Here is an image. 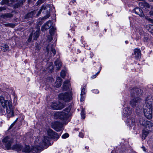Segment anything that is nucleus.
I'll return each mask as SVG.
<instances>
[{
    "label": "nucleus",
    "mask_w": 153,
    "mask_h": 153,
    "mask_svg": "<svg viewBox=\"0 0 153 153\" xmlns=\"http://www.w3.org/2000/svg\"><path fill=\"white\" fill-rule=\"evenodd\" d=\"M142 92V90L137 88H133L131 90V96L135 97L131 100L130 104L132 107H135L137 108V111H139L141 108V106L139 105L141 102V99L138 96L141 95Z\"/></svg>",
    "instance_id": "obj_1"
},
{
    "label": "nucleus",
    "mask_w": 153,
    "mask_h": 153,
    "mask_svg": "<svg viewBox=\"0 0 153 153\" xmlns=\"http://www.w3.org/2000/svg\"><path fill=\"white\" fill-rule=\"evenodd\" d=\"M0 103L4 108H6V111L8 113L7 117H13L14 115L13 107L12 105V102L10 100H5L3 96H0Z\"/></svg>",
    "instance_id": "obj_2"
},
{
    "label": "nucleus",
    "mask_w": 153,
    "mask_h": 153,
    "mask_svg": "<svg viewBox=\"0 0 153 153\" xmlns=\"http://www.w3.org/2000/svg\"><path fill=\"white\" fill-rule=\"evenodd\" d=\"M153 99L151 96L148 97L146 100V106L144 109V113L145 117L149 119L152 117V111L153 106L152 103Z\"/></svg>",
    "instance_id": "obj_3"
},
{
    "label": "nucleus",
    "mask_w": 153,
    "mask_h": 153,
    "mask_svg": "<svg viewBox=\"0 0 153 153\" xmlns=\"http://www.w3.org/2000/svg\"><path fill=\"white\" fill-rule=\"evenodd\" d=\"M49 138L47 137H44L42 143H39L37 145L33 146L30 149L29 148V153H39L42 150L44 146L48 144Z\"/></svg>",
    "instance_id": "obj_4"
},
{
    "label": "nucleus",
    "mask_w": 153,
    "mask_h": 153,
    "mask_svg": "<svg viewBox=\"0 0 153 153\" xmlns=\"http://www.w3.org/2000/svg\"><path fill=\"white\" fill-rule=\"evenodd\" d=\"M70 108L65 109L62 112H56L54 114V118L60 119L63 120H67L70 116Z\"/></svg>",
    "instance_id": "obj_5"
},
{
    "label": "nucleus",
    "mask_w": 153,
    "mask_h": 153,
    "mask_svg": "<svg viewBox=\"0 0 153 153\" xmlns=\"http://www.w3.org/2000/svg\"><path fill=\"white\" fill-rule=\"evenodd\" d=\"M7 150L10 149L13 142V139L8 136L4 137L2 140Z\"/></svg>",
    "instance_id": "obj_6"
},
{
    "label": "nucleus",
    "mask_w": 153,
    "mask_h": 153,
    "mask_svg": "<svg viewBox=\"0 0 153 153\" xmlns=\"http://www.w3.org/2000/svg\"><path fill=\"white\" fill-rule=\"evenodd\" d=\"M12 149L16 150L17 151L22 150L25 153H29V146L26 145H24V147H23L20 144H16L12 147Z\"/></svg>",
    "instance_id": "obj_7"
},
{
    "label": "nucleus",
    "mask_w": 153,
    "mask_h": 153,
    "mask_svg": "<svg viewBox=\"0 0 153 153\" xmlns=\"http://www.w3.org/2000/svg\"><path fill=\"white\" fill-rule=\"evenodd\" d=\"M58 97L59 100H63L65 102H69L72 99L71 94L67 92L59 94Z\"/></svg>",
    "instance_id": "obj_8"
},
{
    "label": "nucleus",
    "mask_w": 153,
    "mask_h": 153,
    "mask_svg": "<svg viewBox=\"0 0 153 153\" xmlns=\"http://www.w3.org/2000/svg\"><path fill=\"white\" fill-rule=\"evenodd\" d=\"M43 10L42 12L43 13H45V12L46 13H47L46 15L43 18V19H45L49 17L50 16V15L49 14V13L46 7L44 5H42L39 10L37 12V14L36 15V16H39Z\"/></svg>",
    "instance_id": "obj_9"
},
{
    "label": "nucleus",
    "mask_w": 153,
    "mask_h": 153,
    "mask_svg": "<svg viewBox=\"0 0 153 153\" xmlns=\"http://www.w3.org/2000/svg\"><path fill=\"white\" fill-rule=\"evenodd\" d=\"M62 123L56 121L52 123L51 127L54 130L57 131H59L62 129Z\"/></svg>",
    "instance_id": "obj_10"
},
{
    "label": "nucleus",
    "mask_w": 153,
    "mask_h": 153,
    "mask_svg": "<svg viewBox=\"0 0 153 153\" xmlns=\"http://www.w3.org/2000/svg\"><path fill=\"white\" fill-rule=\"evenodd\" d=\"M52 26H54L51 20H49L42 27L41 30L42 31H45L49 28L52 27Z\"/></svg>",
    "instance_id": "obj_11"
},
{
    "label": "nucleus",
    "mask_w": 153,
    "mask_h": 153,
    "mask_svg": "<svg viewBox=\"0 0 153 153\" xmlns=\"http://www.w3.org/2000/svg\"><path fill=\"white\" fill-rule=\"evenodd\" d=\"M48 135L51 138H54L56 140L59 137L60 135H59L56 133L54 131L51 129H48L47 131Z\"/></svg>",
    "instance_id": "obj_12"
},
{
    "label": "nucleus",
    "mask_w": 153,
    "mask_h": 153,
    "mask_svg": "<svg viewBox=\"0 0 153 153\" xmlns=\"http://www.w3.org/2000/svg\"><path fill=\"white\" fill-rule=\"evenodd\" d=\"M133 13H134L135 14L138 15L141 17H144L145 16L143 11L142 9L139 7H136L133 9L132 10Z\"/></svg>",
    "instance_id": "obj_13"
},
{
    "label": "nucleus",
    "mask_w": 153,
    "mask_h": 153,
    "mask_svg": "<svg viewBox=\"0 0 153 153\" xmlns=\"http://www.w3.org/2000/svg\"><path fill=\"white\" fill-rule=\"evenodd\" d=\"M145 127L147 130L153 131V123L152 122L148 121Z\"/></svg>",
    "instance_id": "obj_14"
},
{
    "label": "nucleus",
    "mask_w": 153,
    "mask_h": 153,
    "mask_svg": "<svg viewBox=\"0 0 153 153\" xmlns=\"http://www.w3.org/2000/svg\"><path fill=\"white\" fill-rule=\"evenodd\" d=\"M123 113L125 116H128L131 114L132 113L131 109L129 107H127L124 108L123 110Z\"/></svg>",
    "instance_id": "obj_15"
},
{
    "label": "nucleus",
    "mask_w": 153,
    "mask_h": 153,
    "mask_svg": "<svg viewBox=\"0 0 153 153\" xmlns=\"http://www.w3.org/2000/svg\"><path fill=\"white\" fill-rule=\"evenodd\" d=\"M135 58L137 59H138L141 57L140 50L138 49H135L134 50V54Z\"/></svg>",
    "instance_id": "obj_16"
},
{
    "label": "nucleus",
    "mask_w": 153,
    "mask_h": 153,
    "mask_svg": "<svg viewBox=\"0 0 153 153\" xmlns=\"http://www.w3.org/2000/svg\"><path fill=\"white\" fill-rule=\"evenodd\" d=\"M39 36V32L36 31L33 34V33L29 36V42L31 40L32 37L33 38V40H36Z\"/></svg>",
    "instance_id": "obj_17"
},
{
    "label": "nucleus",
    "mask_w": 153,
    "mask_h": 153,
    "mask_svg": "<svg viewBox=\"0 0 153 153\" xmlns=\"http://www.w3.org/2000/svg\"><path fill=\"white\" fill-rule=\"evenodd\" d=\"M55 46V45H48L46 48L48 52L50 50L53 53L54 55H55L56 53V51L54 48Z\"/></svg>",
    "instance_id": "obj_18"
},
{
    "label": "nucleus",
    "mask_w": 153,
    "mask_h": 153,
    "mask_svg": "<svg viewBox=\"0 0 153 153\" xmlns=\"http://www.w3.org/2000/svg\"><path fill=\"white\" fill-rule=\"evenodd\" d=\"M70 85V82L69 80H66L64 82L63 85V90L66 91Z\"/></svg>",
    "instance_id": "obj_19"
},
{
    "label": "nucleus",
    "mask_w": 153,
    "mask_h": 153,
    "mask_svg": "<svg viewBox=\"0 0 153 153\" xmlns=\"http://www.w3.org/2000/svg\"><path fill=\"white\" fill-rule=\"evenodd\" d=\"M62 82V79L60 77H58L55 83V86L57 88L60 87L61 85Z\"/></svg>",
    "instance_id": "obj_20"
},
{
    "label": "nucleus",
    "mask_w": 153,
    "mask_h": 153,
    "mask_svg": "<svg viewBox=\"0 0 153 153\" xmlns=\"http://www.w3.org/2000/svg\"><path fill=\"white\" fill-rule=\"evenodd\" d=\"M54 63L56 66V70H59L61 67L62 65V62L60 60L57 59L55 61Z\"/></svg>",
    "instance_id": "obj_21"
},
{
    "label": "nucleus",
    "mask_w": 153,
    "mask_h": 153,
    "mask_svg": "<svg viewBox=\"0 0 153 153\" xmlns=\"http://www.w3.org/2000/svg\"><path fill=\"white\" fill-rule=\"evenodd\" d=\"M13 15L11 13H7L4 14H2L1 16V17L6 19L12 17Z\"/></svg>",
    "instance_id": "obj_22"
},
{
    "label": "nucleus",
    "mask_w": 153,
    "mask_h": 153,
    "mask_svg": "<svg viewBox=\"0 0 153 153\" xmlns=\"http://www.w3.org/2000/svg\"><path fill=\"white\" fill-rule=\"evenodd\" d=\"M139 121L140 125L145 126V125L146 123V122L148 121L142 117L140 118Z\"/></svg>",
    "instance_id": "obj_23"
},
{
    "label": "nucleus",
    "mask_w": 153,
    "mask_h": 153,
    "mask_svg": "<svg viewBox=\"0 0 153 153\" xmlns=\"http://www.w3.org/2000/svg\"><path fill=\"white\" fill-rule=\"evenodd\" d=\"M51 107L52 109L55 110H59V107L58 106V103L56 102H53L51 105Z\"/></svg>",
    "instance_id": "obj_24"
},
{
    "label": "nucleus",
    "mask_w": 153,
    "mask_h": 153,
    "mask_svg": "<svg viewBox=\"0 0 153 153\" xmlns=\"http://www.w3.org/2000/svg\"><path fill=\"white\" fill-rule=\"evenodd\" d=\"M149 133V131L144 130L143 131L142 135V139L143 140L145 139L146 137L147 136L148 134Z\"/></svg>",
    "instance_id": "obj_25"
},
{
    "label": "nucleus",
    "mask_w": 153,
    "mask_h": 153,
    "mask_svg": "<svg viewBox=\"0 0 153 153\" xmlns=\"http://www.w3.org/2000/svg\"><path fill=\"white\" fill-rule=\"evenodd\" d=\"M23 2L22 1H19L14 6L15 8H18L23 4Z\"/></svg>",
    "instance_id": "obj_26"
},
{
    "label": "nucleus",
    "mask_w": 153,
    "mask_h": 153,
    "mask_svg": "<svg viewBox=\"0 0 153 153\" xmlns=\"http://www.w3.org/2000/svg\"><path fill=\"white\" fill-rule=\"evenodd\" d=\"M127 122L130 126H134L135 124L134 120L132 119H128Z\"/></svg>",
    "instance_id": "obj_27"
},
{
    "label": "nucleus",
    "mask_w": 153,
    "mask_h": 153,
    "mask_svg": "<svg viewBox=\"0 0 153 153\" xmlns=\"http://www.w3.org/2000/svg\"><path fill=\"white\" fill-rule=\"evenodd\" d=\"M56 30V28L54 27V25L52 26L50 30V33L51 35H52L54 34V32Z\"/></svg>",
    "instance_id": "obj_28"
},
{
    "label": "nucleus",
    "mask_w": 153,
    "mask_h": 153,
    "mask_svg": "<svg viewBox=\"0 0 153 153\" xmlns=\"http://www.w3.org/2000/svg\"><path fill=\"white\" fill-rule=\"evenodd\" d=\"M2 47L4 48V52L7 51L8 50L9 46L7 44H3Z\"/></svg>",
    "instance_id": "obj_29"
},
{
    "label": "nucleus",
    "mask_w": 153,
    "mask_h": 153,
    "mask_svg": "<svg viewBox=\"0 0 153 153\" xmlns=\"http://www.w3.org/2000/svg\"><path fill=\"white\" fill-rule=\"evenodd\" d=\"M148 31L151 33H153V25H150L147 27Z\"/></svg>",
    "instance_id": "obj_30"
},
{
    "label": "nucleus",
    "mask_w": 153,
    "mask_h": 153,
    "mask_svg": "<svg viewBox=\"0 0 153 153\" xmlns=\"http://www.w3.org/2000/svg\"><path fill=\"white\" fill-rule=\"evenodd\" d=\"M4 25L6 27H10L13 28L14 27L15 25L12 23H7L4 24Z\"/></svg>",
    "instance_id": "obj_31"
},
{
    "label": "nucleus",
    "mask_w": 153,
    "mask_h": 153,
    "mask_svg": "<svg viewBox=\"0 0 153 153\" xmlns=\"http://www.w3.org/2000/svg\"><path fill=\"white\" fill-rule=\"evenodd\" d=\"M37 12V10H33L29 13V18L32 17Z\"/></svg>",
    "instance_id": "obj_32"
},
{
    "label": "nucleus",
    "mask_w": 153,
    "mask_h": 153,
    "mask_svg": "<svg viewBox=\"0 0 153 153\" xmlns=\"http://www.w3.org/2000/svg\"><path fill=\"white\" fill-rule=\"evenodd\" d=\"M9 0H2L0 2L1 5H3L4 4H8L9 2Z\"/></svg>",
    "instance_id": "obj_33"
},
{
    "label": "nucleus",
    "mask_w": 153,
    "mask_h": 153,
    "mask_svg": "<svg viewBox=\"0 0 153 153\" xmlns=\"http://www.w3.org/2000/svg\"><path fill=\"white\" fill-rule=\"evenodd\" d=\"M58 106L59 107V110H60L63 108L64 107L65 105L63 103H62L61 102H59L58 103Z\"/></svg>",
    "instance_id": "obj_34"
},
{
    "label": "nucleus",
    "mask_w": 153,
    "mask_h": 153,
    "mask_svg": "<svg viewBox=\"0 0 153 153\" xmlns=\"http://www.w3.org/2000/svg\"><path fill=\"white\" fill-rule=\"evenodd\" d=\"M81 115L82 117L84 119L85 117V110L84 109H82V110L81 113Z\"/></svg>",
    "instance_id": "obj_35"
},
{
    "label": "nucleus",
    "mask_w": 153,
    "mask_h": 153,
    "mask_svg": "<svg viewBox=\"0 0 153 153\" xmlns=\"http://www.w3.org/2000/svg\"><path fill=\"white\" fill-rule=\"evenodd\" d=\"M65 75V71H64L62 70L61 71V77L64 78Z\"/></svg>",
    "instance_id": "obj_36"
},
{
    "label": "nucleus",
    "mask_w": 153,
    "mask_h": 153,
    "mask_svg": "<svg viewBox=\"0 0 153 153\" xmlns=\"http://www.w3.org/2000/svg\"><path fill=\"white\" fill-rule=\"evenodd\" d=\"M145 19L149 21L150 22L153 23V19H151L149 17L147 16H146Z\"/></svg>",
    "instance_id": "obj_37"
},
{
    "label": "nucleus",
    "mask_w": 153,
    "mask_h": 153,
    "mask_svg": "<svg viewBox=\"0 0 153 153\" xmlns=\"http://www.w3.org/2000/svg\"><path fill=\"white\" fill-rule=\"evenodd\" d=\"M86 88V86L85 85L84 86V87L83 88L82 90L81 91V94H85V88Z\"/></svg>",
    "instance_id": "obj_38"
},
{
    "label": "nucleus",
    "mask_w": 153,
    "mask_h": 153,
    "mask_svg": "<svg viewBox=\"0 0 153 153\" xmlns=\"http://www.w3.org/2000/svg\"><path fill=\"white\" fill-rule=\"evenodd\" d=\"M69 136L68 134L65 133L62 136V138H66L68 137Z\"/></svg>",
    "instance_id": "obj_39"
},
{
    "label": "nucleus",
    "mask_w": 153,
    "mask_h": 153,
    "mask_svg": "<svg viewBox=\"0 0 153 153\" xmlns=\"http://www.w3.org/2000/svg\"><path fill=\"white\" fill-rule=\"evenodd\" d=\"M85 94H81V98H80V101L81 102H83L84 101L85 96H84Z\"/></svg>",
    "instance_id": "obj_40"
},
{
    "label": "nucleus",
    "mask_w": 153,
    "mask_h": 153,
    "mask_svg": "<svg viewBox=\"0 0 153 153\" xmlns=\"http://www.w3.org/2000/svg\"><path fill=\"white\" fill-rule=\"evenodd\" d=\"M6 10V8L5 7H0V11H1Z\"/></svg>",
    "instance_id": "obj_41"
},
{
    "label": "nucleus",
    "mask_w": 153,
    "mask_h": 153,
    "mask_svg": "<svg viewBox=\"0 0 153 153\" xmlns=\"http://www.w3.org/2000/svg\"><path fill=\"white\" fill-rule=\"evenodd\" d=\"M79 136L81 138H83L84 136L83 133L82 132H80L79 134Z\"/></svg>",
    "instance_id": "obj_42"
},
{
    "label": "nucleus",
    "mask_w": 153,
    "mask_h": 153,
    "mask_svg": "<svg viewBox=\"0 0 153 153\" xmlns=\"http://www.w3.org/2000/svg\"><path fill=\"white\" fill-rule=\"evenodd\" d=\"M141 148L145 152H147V149H146L144 146H143Z\"/></svg>",
    "instance_id": "obj_43"
},
{
    "label": "nucleus",
    "mask_w": 153,
    "mask_h": 153,
    "mask_svg": "<svg viewBox=\"0 0 153 153\" xmlns=\"http://www.w3.org/2000/svg\"><path fill=\"white\" fill-rule=\"evenodd\" d=\"M14 125L15 124H14V123H13L10 126L9 129H10L13 127L14 126Z\"/></svg>",
    "instance_id": "obj_44"
},
{
    "label": "nucleus",
    "mask_w": 153,
    "mask_h": 153,
    "mask_svg": "<svg viewBox=\"0 0 153 153\" xmlns=\"http://www.w3.org/2000/svg\"><path fill=\"white\" fill-rule=\"evenodd\" d=\"M94 92L95 93H98L99 92V91L97 90H94Z\"/></svg>",
    "instance_id": "obj_45"
},
{
    "label": "nucleus",
    "mask_w": 153,
    "mask_h": 153,
    "mask_svg": "<svg viewBox=\"0 0 153 153\" xmlns=\"http://www.w3.org/2000/svg\"><path fill=\"white\" fill-rule=\"evenodd\" d=\"M45 0H39V2L40 3H42L44 2Z\"/></svg>",
    "instance_id": "obj_46"
},
{
    "label": "nucleus",
    "mask_w": 153,
    "mask_h": 153,
    "mask_svg": "<svg viewBox=\"0 0 153 153\" xmlns=\"http://www.w3.org/2000/svg\"><path fill=\"white\" fill-rule=\"evenodd\" d=\"M97 76L96 75V74L94 75L91 77V78H92V79H94Z\"/></svg>",
    "instance_id": "obj_47"
},
{
    "label": "nucleus",
    "mask_w": 153,
    "mask_h": 153,
    "mask_svg": "<svg viewBox=\"0 0 153 153\" xmlns=\"http://www.w3.org/2000/svg\"><path fill=\"white\" fill-rule=\"evenodd\" d=\"M10 1L12 3H13L16 1L17 0H10Z\"/></svg>",
    "instance_id": "obj_48"
},
{
    "label": "nucleus",
    "mask_w": 153,
    "mask_h": 153,
    "mask_svg": "<svg viewBox=\"0 0 153 153\" xmlns=\"http://www.w3.org/2000/svg\"><path fill=\"white\" fill-rule=\"evenodd\" d=\"M149 13L151 15H152V16H153V11H150L149 12Z\"/></svg>",
    "instance_id": "obj_49"
},
{
    "label": "nucleus",
    "mask_w": 153,
    "mask_h": 153,
    "mask_svg": "<svg viewBox=\"0 0 153 153\" xmlns=\"http://www.w3.org/2000/svg\"><path fill=\"white\" fill-rule=\"evenodd\" d=\"M49 37L50 38L49 39V42H51V40H52V37L51 36H50Z\"/></svg>",
    "instance_id": "obj_50"
},
{
    "label": "nucleus",
    "mask_w": 153,
    "mask_h": 153,
    "mask_svg": "<svg viewBox=\"0 0 153 153\" xmlns=\"http://www.w3.org/2000/svg\"><path fill=\"white\" fill-rule=\"evenodd\" d=\"M146 4V5H147V7L148 8H149V4Z\"/></svg>",
    "instance_id": "obj_51"
},
{
    "label": "nucleus",
    "mask_w": 153,
    "mask_h": 153,
    "mask_svg": "<svg viewBox=\"0 0 153 153\" xmlns=\"http://www.w3.org/2000/svg\"><path fill=\"white\" fill-rule=\"evenodd\" d=\"M100 72V71H99L96 74V75L97 76V75H98V74H99V73Z\"/></svg>",
    "instance_id": "obj_52"
},
{
    "label": "nucleus",
    "mask_w": 153,
    "mask_h": 153,
    "mask_svg": "<svg viewBox=\"0 0 153 153\" xmlns=\"http://www.w3.org/2000/svg\"><path fill=\"white\" fill-rule=\"evenodd\" d=\"M85 148L86 149H88L89 147L88 146H85Z\"/></svg>",
    "instance_id": "obj_53"
},
{
    "label": "nucleus",
    "mask_w": 153,
    "mask_h": 153,
    "mask_svg": "<svg viewBox=\"0 0 153 153\" xmlns=\"http://www.w3.org/2000/svg\"><path fill=\"white\" fill-rule=\"evenodd\" d=\"M68 14L69 15H71V12H69L68 13Z\"/></svg>",
    "instance_id": "obj_54"
},
{
    "label": "nucleus",
    "mask_w": 153,
    "mask_h": 153,
    "mask_svg": "<svg viewBox=\"0 0 153 153\" xmlns=\"http://www.w3.org/2000/svg\"><path fill=\"white\" fill-rule=\"evenodd\" d=\"M72 2H73V3H74V2H76V1H75V0H73L72 1Z\"/></svg>",
    "instance_id": "obj_55"
},
{
    "label": "nucleus",
    "mask_w": 153,
    "mask_h": 153,
    "mask_svg": "<svg viewBox=\"0 0 153 153\" xmlns=\"http://www.w3.org/2000/svg\"><path fill=\"white\" fill-rule=\"evenodd\" d=\"M16 120H15L13 122V123H14V124H15V123H16Z\"/></svg>",
    "instance_id": "obj_56"
},
{
    "label": "nucleus",
    "mask_w": 153,
    "mask_h": 153,
    "mask_svg": "<svg viewBox=\"0 0 153 153\" xmlns=\"http://www.w3.org/2000/svg\"><path fill=\"white\" fill-rule=\"evenodd\" d=\"M125 42L126 43H128V41H125Z\"/></svg>",
    "instance_id": "obj_57"
},
{
    "label": "nucleus",
    "mask_w": 153,
    "mask_h": 153,
    "mask_svg": "<svg viewBox=\"0 0 153 153\" xmlns=\"http://www.w3.org/2000/svg\"><path fill=\"white\" fill-rule=\"evenodd\" d=\"M17 120H18V118H16V121H17Z\"/></svg>",
    "instance_id": "obj_58"
},
{
    "label": "nucleus",
    "mask_w": 153,
    "mask_h": 153,
    "mask_svg": "<svg viewBox=\"0 0 153 153\" xmlns=\"http://www.w3.org/2000/svg\"><path fill=\"white\" fill-rule=\"evenodd\" d=\"M73 40H74V41H75V39H73Z\"/></svg>",
    "instance_id": "obj_59"
},
{
    "label": "nucleus",
    "mask_w": 153,
    "mask_h": 153,
    "mask_svg": "<svg viewBox=\"0 0 153 153\" xmlns=\"http://www.w3.org/2000/svg\"><path fill=\"white\" fill-rule=\"evenodd\" d=\"M150 1H153V0H150Z\"/></svg>",
    "instance_id": "obj_60"
},
{
    "label": "nucleus",
    "mask_w": 153,
    "mask_h": 153,
    "mask_svg": "<svg viewBox=\"0 0 153 153\" xmlns=\"http://www.w3.org/2000/svg\"><path fill=\"white\" fill-rule=\"evenodd\" d=\"M29 0L30 1V0Z\"/></svg>",
    "instance_id": "obj_61"
}]
</instances>
